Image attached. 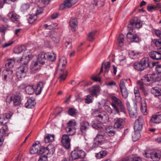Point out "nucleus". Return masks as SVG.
<instances>
[{
    "label": "nucleus",
    "mask_w": 161,
    "mask_h": 161,
    "mask_svg": "<svg viewBox=\"0 0 161 161\" xmlns=\"http://www.w3.org/2000/svg\"><path fill=\"white\" fill-rule=\"evenodd\" d=\"M121 90L123 97L125 99L128 96V92H127L126 89Z\"/></svg>",
    "instance_id": "55"
},
{
    "label": "nucleus",
    "mask_w": 161,
    "mask_h": 161,
    "mask_svg": "<svg viewBox=\"0 0 161 161\" xmlns=\"http://www.w3.org/2000/svg\"><path fill=\"white\" fill-rule=\"evenodd\" d=\"M28 67L25 64L19 67L17 69L16 74L18 78H24L26 75V73L28 71Z\"/></svg>",
    "instance_id": "7"
},
{
    "label": "nucleus",
    "mask_w": 161,
    "mask_h": 161,
    "mask_svg": "<svg viewBox=\"0 0 161 161\" xmlns=\"http://www.w3.org/2000/svg\"><path fill=\"white\" fill-rule=\"evenodd\" d=\"M141 110L144 115H146L147 114V106L145 101L142 103Z\"/></svg>",
    "instance_id": "35"
},
{
    "label": "nucleus",
    "mask_w": 161,
    "mask_h": 161,
    "mask_svg": "<svg viewBox=\"0 0 161 161\" xmlns=\"http://www.w3.org/2000/svg\"><path fill=\"white\" fill-rule=\"evenodd\" d=\"M105 136V131L104 130L102 129V130L99 131L94 139L93 147H95L97 145L102 144L104 141Z\"/></svg>",
    "instance_id": "4"
},
{
    "label": "nucleus",
    "mask_w": 161,
    "mask_h": 161,
    "mask_svg": "<svg viewBox=\"0 0 161 161\" xmlns=\"http://www.w3.org/2000/svg\"><path fill=\"white\" fill-rule=\"evenodd\" d=\"M6 71L7 72L6 74L8 75V77L9 79L11 80L13 76V70H10L9 69H7L6 70Z\"/></svg>",
    "instance_id": "46"
},
{
    "label": "nucleus",
    "mask_w": 161,
    "mask_h": 161,
    "mask_svg": "<svg viewBox=\"0 0 161 161\" xmlns=\"http://www.w3.org/2000/svg\"><path fill=\"white\" fill-rule=\"evenodd\" d=\"M8 16L11 19L12 21L14 23L19 22L20 16L14 11L9 13L8 14Z\"/></svg>",
    "instance_id": "13"
},
{
    "label": "nucleus",
    "mask_w": 161,
    "mask_h": 161,
    "mask_svg": "<svg viewBox=\"0 0 161 161\" xmlns=\"http://www.w3.org/2000/svg\"><path fill=\"white\" fill-rule=\"evenodd\" d=\"M15 60L14 58L8 60L5 66L7 69L11 68L13 67L15 64Z\"/></svg>",
    "instance_id": "32"
},
{
    "label": "nucleus",
    "mask_w": 161,
    "mask_h": 161,
    "mask_svg": "<svg viewBox=\"0 0 161 161\" xmlns=\"http://www.w3.org/2000/svg\"><path fill=\"white\" fill-rule=\"evenodd\" d=\"M72 40L71 39L69 38L67 39L65 42V46L69 49L70 48L72 47L71 44Z\"/></svg>",
    "instance_id": "51"
},
{
    "label": "nucleus",
    "mask_w": 161,
    "mask_h": 161,
    "mask_svg": "<svg viewBox=\"0 0 161 161\" xmlns=\"http://www.w3.org/2000/svg\"><path fill=\"white\" fill-rule=\"evenodd\" d=\"M72 5L69 0H66L63 4L61 5L59 8L60 9H63L65 8H68L71 7Z\"/></svg>",
    "instance_id": "26"
},
{
    "label": "nucleus",
    "mask_w": 161,
    "mask_h": 161,
    "mask_svg": "<svg viewBox=\"0 0 161 161\" xmlns=\"http://www.w3.org/2000/svg\"><path fill=\"white\" fill-rule=\"evenodd\" d=\"M41 146L39 143L38 144H33L32 147L30 149V152L31 153L34 154L38 153V154L39 151Z\"/></svg>",
    "instance_id": "16"
},
{
    "label": "nucleus",
    "mask_w": 161,
    "mask_h": 161,
    "mask_svg": "<svg viewBox=\"0 0 161 161\" xmlns=\"http://www.w3.org/2000/svg\"><path fill=\"white\" fill-rule=\"evenodd\" d=\"M110 63L109 62H107L105 63L104 64V69L105 71L104 72L105 73H108V72L110 67Z\"/></svg>",
    "instance_id": "50"
},
{
    "label": "nucleus",
    "mask_w": 161,
    "mask_h": 161,
    "mask_svg": "<svg viewBox=\"0 0 161 161\" xmlns=\"http://www.w3.org/2000/svg\"><path fill=\"white\" fill-rule=\"evenodd\" d=\"M6 101L9 103L13 101L14 104L15 106L19 105L21 103V98L19 95H9L7 97Z\"/></svg>",
    "instance_id": "6"
},
{
    "label": "nucleus",
    "mask_w": 161,
    "mask_h": 161,
    "mask_svg": "<svg viewBox=\"0 0 161 161\" xmlns=\"http://www.w3.org/2000/svg\"><path fill=\"white\" fill-rule=\"evenodd\" d=\"M140 137L141 135L140 132L135 131L134 134L132 136V139L133 141L135 142L138 140Z\"/></svg>",
    "instance_id": "41"
},
{
    "label": "nucleus",
    "mask_w": 161,
    "mask_h": 161,
    "mask_svg": "<svg viewBox=\"0 0 161 161\" xmlns=\"http://www.w3.org/2000/svg\"><path fill=\"white\" fill-rule=\"evenodd\" d=\"M93 128L95 129L99 130V131L102 130V129L104 130L103 127V125L102 123H94L92 125Z\"/></svg>",
    "instance_id": "34"
},
{
    "label": "nucleus",
    "mask_w": 161,
    "mask_h": 161,
    "mask_svg": "<svg viewBox=\"0 0 161 161\" xmlns=\"http://www.w3.org/2000/svg\"><path fill=\"white\" fill-rule=\"evenodd\" d=\"M35 104L34 98L31 97L27 100V102L25 104V106L29 108H32L34 107Z\"/></svg>",
    "instance_id": "17"
},
{
    "label": "nucleus",
    "mask_w": 161,
    "mask_h": 161,
    "mask_svg": "<svg viewBox=\"0 0 161 161\" xmlns=\"http://www.w3.org/2000/svg\"><path fill=\"white\" fill-rule=\"evenodd\" d=\"M97 117L99 118V119L101 121L103 120L105 121V120H107L109 119L108 114L104 111L100 113L98 115Z\"/></svg>",
    "instance_id": "28"
},
{
    "label": "nucleus",
    "mask_w": 161,
    "mask_h": 161,
    "mask_svg": "<svg viewBox=\"0 0 161 161\" xmlns=\"http://www.w3.org/2000/svg\"><path fill=\"white\" fill-rule=\"evenodd\" d=\"M148 60V58H144L141 59L140 62L142 63V64L147 68L149 66Z\"/></svg>",
    "instance_id": "43"
},
{
    "label": "nucleus",
    "mask_w": 161,
    "mask_h": 161,
    "mask_svg": "<svg viewBox=\"0 0 161 161\" xmlns=\"http://www.w3.org/2000/svg\"><path fill=\"white\" fill-rule=\"evenodd\" d=\"M139 54V53L134 51H131L129 53V54L130 57L134 58L137 55Z\"/></svg>",
    "instance_id": "53"
},
{
    "label": "nucleus",
    "mask_w": 161,
    "mask_h": 161,
    "mask_svg": "<svg viewBox=\"0 0 161 161\" xmlns=\"http://www.w3.org/2000/svg\"><path fill=\"white\" fill-rule=\"evenodd\" d=\"M93 95L92 94L87 95L85 98V102L86 103L89 104L92 102L93 100Z\"/></svg>",
    "instance_id": "39"
},
{
    "label": "nucleus",
    "mask_w": 161,
    "mask_h": 161,
    "mask_svg": "<svg viewBox=\"0 0 161 161\" xmlns=\"http://www.w3.org/2000/svg\"><path fill=\"white\" fill-rule=\"evenodd\" d=\"M105 110L108 111V113L111 114L113 113V111L111 108L108 106L106 105L105 107Z\"/></svg>",
    "instance_id": "64"
},
{
    "label": "nucleus",
    "mask_w": 161,
    "mask_h": 161,
    "mask_svg": "<svg viewBox=\"0 0 161 161\" xmlns=\"http://www.w3.org/2000/svg\"><path fill=\"white\" fill-rule=\"evenodd\" d=\"M40 65L39 64L38 62L35 61L32 62L30 66V68L32 71L37 70L40 68Z\"/></svg>",
    "instance_id": "24"
},
{
    "label": "nucleus",
    "mask_w": 161,
    "mask_h": 161,
    "mask_svg": "<svg viewBox=\"0 0 161 161\" xmlns=\"http://www.w3.org/2000/svg\"><path fill=\"white\" fill-rule=\"evenodd\" d=\"M35 89L33 86H28L25 88V91L27 93L32 95L34 92Z\"/></svg>",
    "instance_id": "36"
},
{
    "label": "nucleus",
    "mask_w": 161,
    "mask_h": 161,
    "mask_svg": "<svg viewBox=\"0 0 161 161\" xmlns=\"http://www.w3.org/2000/svg\"><path fill=\"white\" fill-rule=\"evenodd\" d=\"M96 33L95 31H92L89 33L88 35L87 39L90 41H92L94 39V36Z\"/></svg>",
    "instance_id": "42"
},
{
    "label": "nucleus",
    "mask_w": 161,
    "mask_h": 161,
    "mask_svg": "<svg viewBox=\"0 0 161 161\" xmlns=\"http://www.w3.org/2000/svg\"><path fill=\"white\" fill-rule=\"evenodd\" d=\"M70 141L68 135L66 134L63 135L62 136L61 142L63 146L66 149H68L70 147Z\"/></svg>",
    "instance_id": "11"
},
{
    "label": "nucleus",
    "mask_w": 161,
    "mask_h": 161,
    "mask_svg": "<svg viewBox=\"0 0 161 161\" xmlns=\"http://www.w3.org/2000/svg\"><path fill=\"white\" fill-rule=\"evenodd\" d=\"M151 91L152 93L155 96L161 95V89L158 87H154L152 88Z\"/></svg>",
    "instance_id": "33"
},
{
    "label": "nucleus",
    "mask_w": 161,
    "mask_h": 161,
    "mask_svg": "<svg viewBox=\"0 0 161 161\" xmlns=\"http://www.w3.org/2000/svg\"><path fill=\"white\" fill-rule=\"evenodd\" d=\"M7 127L6 125L3 126L2 129H0V134L3 135L5 134V132L7 130Z\"/></svg>",
    "instance_id": "59"
},
{
    "label": "nucleus",
    "mask_w": 161,
    "mask_h": 161,
    "mask_svg": "<svg viewBox=\"0 0 161 161\" xmlns=\"http://www.w3.org/2000/svg\"><path fill=\"white\" fill-rule=\"evenodd\" d=\"M134 67L136 69L139 71H142L146 68L141 62L135 63Z\"/></svg>",
    "instance_id": "31"
},
{
    "label": "nucleus",
    "mask_w": 161,
    "mask_h": 161,
    "mask_svg": "<svg viewBox=\"0 0 161 161\" xmlns=\"http://www.w3.org/2000/svg\"><path fill=\"white\" fill-rule=\"evenodd\" d=\"M161 120V113L159 114L153 115L150 119V122L152 125L159 123Z\"/></svg>",
    "instance_id": "14"
},
{
    "label": "nucleus",
    "mask_w": 161,
    "mask_h": 161,
    "mask_svg": "<svg viewBox=\"0 0 161 161\" xmlns=\"http://www.w3.org/2000/svg\"><path fill=\"white\" fill-rule=\"evenodd\" d=\"M39 149L38 154H42L45 153L47 154H48V153L53 154L55 150L54 146L52 145H48L47 148L41 146Z\"/></svg>",
    "instance_id": "10"
},
{
    "label": "nucleus",
    "mask_w": 161,
    "mask_h": 161,
    "mask_svg": "<svg viewBox=\"0 0 161 161\" xmlns=\"http://www.w3.org/2000/svg\"><path fill=\"white\" fill-rule=\"evenodd\" d=\"M89 127V125L87 122H82L80 126V129L82 133L83 134L85 133Z\"/></svg>",
    "instance_id": "19"
},
{
    "label": "nucleus",
    "mask_w": 161,
    "mask_h": 161,
    "mask_svg": "<svg viewBox=\"0 0 161 161\" xmlns=\"http://www.w3.org/2000/svg\"><path fill=\"white\" fill-rule=\"evenodd\" d=\"M26 47L24 45L16 47L14 50V53L17 54L21 53L23 51L26 50Z\"/></svg>",
    "instance_id": "27"
},
{
    "label": "nucleus",
    "mask_w": 161,
    "mask_h": 161,
    "mask_svg": "<svg viewBox=\"0 0 161 161\" xmlns=\"http://www.w3.org/2000/svg\"><path fill=\"white\" fill-rule=\"evenodd\" d=\"M105 131L107 134L109 136H113L115 133L114 131L113 130H110L108 129H107Z\"/></svg>",
    "instance_id": "54"
},
{
    "label": "nucleus",
    "mask_w": 161,
    "mask_h": 161,
    "mask_svg": "<svg viewBox=\"0 0 161 161\" xmlns=\"http://www.w3.org/2000/svg\"><path fill=\"white\" fill-rule=\"evenodd\" d=\"M161 79V76H160L157 74L153 73L145 75L142 80H138L137 82V86L145 94H147V91L145 89L144 85L148 84L147 82H152L153 81H158Z\"/></svg>",
    "instance_id": "1"
},
{
    "label": "nucleus",
    "mask_w": 161,
    "mask_h": 161,
    "mask_svg": "<svg viewBox=\"0 0 161 161\" xmlns=\"http://www.w3.org/2000/svg\"><path fill=\"white\" fill-rule=\"evenodd\" d=\"M47 56L48 59L51 61H54L56 59V55L54 53H48Z\"/></svg>",
    "instance_id": "44"
},
{
    "label": "nucleus",
    "mask_w": 161,
    "mask_h": 161,
    "mask_svg": "<svg viewBox=\"0 0 161 161\" xmlns=\"http://www.w3.org/2000/svg\"><path fill=\"white\" fill-rule=\"evenodd\" d=\"M134 93L136 97H140V95L138 90V87L135 86L134 88Z\"/></svg>",
    "instance_id": "56"
},
{
    "label": "nucleus",
    "mask_w": 161,
    "mask_h": 161,
    "mask_svg": "<svg viewBox=\"0 0 161 161\" xmlns=\"http://www.w3.org/2000/svg\"><path fill=\"white\" fill-rule=\"evenodd\" d=\"M144 157L151 158L153 161H158L161 156V154L155 151H147L143 153Z\"/></svg>",
    "instance_id": "5"
},
{
    "label": "nucleus",
    "mask_w": 161,
    "mask_h": 161,
    "mask_svg": "<svg viewBox=\"0 0 161 161\" xmlns=\"http://www.w3.org/2000/svg\"><path fill=\"white\" fill-rule=\"evenodd\" d=\"M29 7V5L28 4L25 3L22 5L21 8L22 11H25L28 9Z\"/></svg>",
    "instance_id": "57"
},
{
    "label": "nucleus",
    "mask_w": 161,
    "mask_h": 161,
    "mask_svg": "<svg viewBox=\"0 0 161 161\" xmlns=\"http://www.w3.org/2000/svg\"><path fill=\"white\" fill-rule=\"evenodd\" d=\"M126 81L123 79H122L120 80V83L119 84V86L121 90L126 89L125 82Z\"/></svg>",
    "instance_id": "52"
},
{
    "label": "nucleus",
    "mask_w": 161,
    "mask_h": 161,
    "mask_svg": "<svg viewBox=\"0 0 161 161\" xmlns=\"http://www.w3.org/2000/svg\"><path fill=\"white\" fill-rule=\"evenodd\" d=\"M100 88L99 86L97 85L93 86L90 88V91L93 96L97 97V95L100 92Z\"/></svg>",
    "instance_id": "18"
},
{
    "label": "nucleus",
    "mask_w": 161,
    "mask_h": 161,
    "mask_svg": "<svg viewBox=\"0 0 161 161\" xmlns=\"http://www.w3.org/2000/svg\"><path fill=\"white\" fill-rule=\"evenodd\" d=\"M38 161H47V157L45 155H42L40 156Z\"/></svg>",
    "instance_id": "62"
},
{
    "label": "nucleus",
    "mask_w": 161,
    "mask_h": 161,
    "mask_svg": "<svg viewBox=\"0 0 161 161\" xmlns=\"http://www.w3.org/2000/svg\"><path fill=\"white\" fill-rule=\"evenodd\" d=\"M76 122L75 120H70L67 124V127L68 128H75V126L76 125Z\"/></svg>",
    "instance_id": "47"
},
{
    "label": "nucleus",
    "mask_w": 161,
    "mask_h": 161,
    "mask_svg": "<svg viewBox=\"0 0 161 161\" xmlns=\"http://www.w3.org/2000/svg\"><path fill=\"white\" fill-rule=\"evenodd\" d=\"M127 38L131 42H138L139 40V38L133 31H130L127 35Z\"/></svg>",
    "instance_id": "12"
},
{
    "label": "nucleus",
    "mask_w": 161,
    "mask_h": 161,
    "mask_svg": "<svg viewBox=\"0 0 161 161\" xmlns=\"http://www.w3.org/2000/svg\"><path fill=\"white\" fill-rule=\"evenodd\" d=\"M57 25V24H53L49 25L45 24L43 25V27L46 29L50 30L55 28Z\"/></svg>",
    "instance_id": "45"
},
{
    "label": "nucleus",
    "mask_w": 161,
    "mask_h": 161,
    "mask_svg": "<svg viewBox=\"0 0 161 161\" xmlns=\"http://www.w3.org/2000/svg\"><path fill=\"white\" fill-rule=\"evenodd\" d=\"M144 123V120L142 116L139 117L135 121L134 125V131L139 132L142 130Z\"/></svg>",
    "instance_id": "8"
},
{
    "label": "nucleus",
    "mask_w": 161,
    "mask_h": 161,
    "mask_svg": "<svg viewBox=\"0 0 161 161\" xmlns=\"http://www.w3.org/2000/svg\"><path fill=\"white\" fill-rule=\"evenodd\" d=\"M111 98L113 102L111 103V105L114 108L115 112L114 114H119V110L117 106L119 107L121 112L124 114L125 113V108L120 100L114 96L112 97Z\"/></svg>",
    "instance_id": "2"
},
{
    "label": "nucleus",
    "mask_w": 161,
    "mask_h": 161,
    "mask_svg": "<svg viewBox=\"0 0 161 161\" xmlns=\"http://www.w3.org/2000/svg\"><path fill=\"white\" fill-rule=\"evenodd\" d=\"M114 126L116 129L121 128L124 125V120L120 118H116L114 119Z\"/></svg>",
    "instance_id": "15"
},
{
    "label": "nucleus",
    "mask_w": 161,
    "mask_h": 161,
    "mask_svg": "<svg viewBox=\"0 0 161 161\" xmlns=\"http://www.w3.org/2000/svg\"><path fill=\"white\" fill-rule=\"evenodd\" d=\"M68 113L69 115L73 116L75 114L76 110L74 108H71L69 109Z\"/></svg>",
    "instance_id": "61"
},
{
    "label": "nucleus",
    "mask_w": 161,
    "mask_h": 161,
    "mask_svg": "<svg viewBox=\"0 0 161 161\" xmlns=\"http://www.w3.org/2000/svg\"><path fill=\"white\" fill-rule=\"evenodd\" d=\"M36 19V16L34 14L33 16L32 15H30L28 19V22L30 24L32 23L35 21Z\"/></svg>",
    "instance_id": "48"
},
{
    "label": "nucleus",
    "mask_w": 161,
    "mask_h": 161,
    "mask_svg": "<svg viewBox=\"0 0 161 161\" xmlns=\"http://www.w3.org/2000/svg\"><path fill=\"white\" fill-rule=\"evenodd\" d=\"M69 24L70 27L72 28V31H75V28L77 26V22L76 18H71L69 22Z\"/></svg>",
    "instance_id": "23"
},
{
    "label": "nucleus",
    "mask_w": 161,
    "mask_h": 161,
    "mask_svg": "<svg viewBox=\"0 0 161 161\" xmlns=\"http://www.w3.org/2000/svg\"><path fill=\"white\" fill-rule=\"evenodd\" d=\"M34 10H35V13L34 14L36 16L38 15L41 14L43 11V10L42 8L40 7H38L36 8H35Z\"/></svg>",
    "instance_id": "49"
},
{
    "label": "nucleus",
    "mask_w": 161,
    "mask_h": 161,
    "mask_svg": "<svg viewBox=\"0 0 161 161\" xmlns=\"http://www.w3.org/2000/svg\"><path fill=\"white\" fill-rule=\"evenodd\" d=\"M136 18L134 19V20H131L130 24L128 25L129 27H131V26L137 28H140L142 25V23L141 22H136Z\"/></svg>",
    "instance_id": "21"
},
{
    "label": "nucleus",
    "mask_w": 161,
    "mask_h": 161,
    "mask_svg": "<svg viewBox=\"0 0 161 161\" xmlns=\"http://www.w3.org/2000/svg\"><path fill=\"white\" fill-rule=\"evenodd\" d=\"M107 154L106 151H102L96 154V157L98 159H100L105 157Z\"/></svg>",
    "instance_id": "38"
},
{
    "label": "nucleus",
    "mask_w": 161,
    "mask_h": 161,
    "mask_svg": "<svg viewBox=\"0 0 161 161\" xmlns=\"http://www.w3.org/2000/svg\"><path fill=\"white\" fill-rule=\"evenodd\" d=\"M92 79L96 81H100V77L97 75H93L91 77Z\"/></svg>",
    "instance_id": "58"
},
{
    "label": "nucleus",
    "mask_w": 161,
    "mask_h": 161,
    "mask_svg": "<svg viewBox=\"0 0 161 161\" xmlns=\"http://www.w3.org/2000/svg\"><path fill=\"white\" fill-rule=\"evenodd\" d=\"M45 84L42 81H40L36 85V95H40L43 89Z\"/></svg>",
    "instance_id": "20"
},
{
    "label": "nucleus",
    "mask_w": 161,
    "mask_h": 161,
    "mask_svg": "<svg viewBox=\"0 0 161 161\" xmlns=\"http://www.w3.org/2000/svg\"><path fill=\"white\" fill-rule=\"evenodd\" d=\"M54 135L48 134L45 137L44 142L46 143L52 142L54 140Z\"/></svg>",
    "instance_id": "30"
},
{
    "label": "nucleus",
    "mask_w": 161,
    "mask_h": 161,
    "mask_svg": "<svg viewBox=\"0 0 161 161\" xmlns=\"http://www.w3.org/2000/svg\"><path fill=\"white\" fill-rule=\"evenodd\" d=\"M67 63V60L64 57L61 58L59 61V65L62 66L63 68L60 69L61 72L59 73L60 76L59 79L60 82L64 81L66 79L67 74V70L64 69Z\"/></svg>",
    "instance_id": "3"
},
{
    "label": "nucleus",
    "mask_w": 161,
    "mask_h": 161,
    "mask_svg": "<svg viewBox=\"0 0 161 161\" xmlns=\"http://www.w3.org/2000/svg\"><path fill=\"white\" fill-rule=\"evenodd\" d=\"M124 36L123 34H121L118 37L117 40V44L119 47H122L124 45Z\"/></svg>",
    "instance_id": "37"
},
{
    "label": "nucleus",
    "mask_w": 161,
    "mask_h": 161,
    "mask_svg": "<svg viewBox=\"0 0 161 161\" xmlns=\"http://www.w3.org/2000/svg\"><path fill=\"white\" fill-rule=\"evenodd\" d=\"M46 54L43 52L41 53L38 55V61L40 64H43L46 60Z\"/></svg>",
    "instance_id": "25"
},
{
    "label": "nucleus",
    "mask_w": 161,
    "mask_h": 161,
    "mask_svg": "<svg viewBox=\"0 0 161 161\" xmlns=\"http://www.w3.org/2000/svg\"><path fill=\"white\" fill-rule=\"evenodd\" d=\"M153 42L157 47H159L161 46V40H154Z\"/></svg>",
    "instance_id": "60"
},
{
    "label": "nucleus",
    "mask_w": 161,
    "mask_h": 161,
    "mask_svg": "<svg viewBox=\"0 0 161 161\" xmlns=\"http://www.w3.org/2000/svg\"><path fill=\"white\" fill-rule=\"evenodd\" d=\"M129 114L130 117L135 118L137 115L136 108H132L129 109Z\"/></svg>",
    "instance_id": "29"
},
{
    "label": "nucleus",
    "mask_w": 161,
    "mask_h": 161,
    "mask_svg": "<svg viewBox=\"0 0 161 161\" xmlns=\"http://www.w3.org/2000/svg\"><path fill=\"white\" fill-rule=\"evenodd\" d=\"M149 55L150 57L156 60H159L161 59V53L158 52L153 51L151 52Z\"/></svg>",
    "instance_id": "22"
},
{
    "label": "nucleus",
    "mask_w": 161,
    "mask_h": 161,
    "mask_svg": "<svg viewBox=\"0 0 161 161\" xmlns=\"http://www.w3.org/2000/svg\"><path fill=\"white\" fill-rule=\"evenodd\" d=\"M66 132L69 135H73L76 132V129L75 128H68L66 127Z\"/></svg>",
    "instance_id": "40"
},
{
    "label": "nucleus",
    "mask_w": 161,
    "mask_h": 161,
    "mask_svg": "<svg viewBox=\"0 0 161 161\" xmlns=\"http://www.w3.org/2000/svg\"><path fill=\"white\" fill-rule=\"evenodd\" d=\"M85 156V153L82 150H74L71 153V157L73 160L84 158Z\"/></svg>",
    "instance_id": "9"
},
{
    "label": "nucleus",
    "mask_w": 161,
    "mask_h": 161,
    "mask_svg": "<svg viewBox=\"0 0 161 161\" xmlns=\"http://www.w3.org/2000/svg\"><path fill=\"white\" fill-rule=\"evenodd\" d=\"M155 70L158 73H161V64H157L156 66Z\"/></svg>",
    "instance_id": "63"
}]
</instances>
